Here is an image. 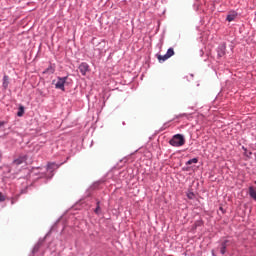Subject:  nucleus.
<instances>
[{
    "instance_id": "6e6552de",
    "label": "nucleus",
    "mask_w": 256,
    "mask_h": 256,
    "mask_svg": "<svg viewBox=\"0 0 256 256\" xmlns=\"http://www.w3.org/2000/svg\"><path fill=\"white\" fill-rule=\"evenodd\" d=\"M23 115H25V107L23 105H20L18 108L17 116L23 117Z\"/></svg>"
},
{
    "instance_id": "f257e3e1",
    "label": "nucleus",
    "mask_w": 256,
    "mask_h": 256,
    "mask_svg": "<svg viewBox=\"0 0 256 256\" xmlns=\"http://www.w3.org/2000/svg\"><path fill=\"white\" fill-rule=\"evenodd\" d=\"M172 147H183L185 145V137L182 134H176L169 141Z\"/></svg>"
},
{
    "instance_id": "9d476101",
    "label": "nucleus",
    "mask_w": 256,
    "mask_h": 256,
    "mask_svg": "<svg viewBox=\"0 0 256 256\" xmlns=\"http://www.w3.org/2000/svg\"><path fill=\"white\" fill-rule=\"evenodd\" d=\"M2 86L4 87V89H7L9 87V76L5 75L3 77V84Z\"/></svg>"
},
{
    "instance_id": "6ab92c4d",
    "label": "nucleus",
    "mask_w": 256,
    "mask_h": 256,
    "mask_svg": "<svg viewBox=\"0 0 256 256\" xmlns=\"http://www.w3.org/2000/svg\"><path fill=\"white\" fill-rule=\"evenodd\" d=\"M1 159H3V155L0 153V161H1Z\"/></svg>"
},
{
    "instance_id": "f8f14e48",
    "label": "nucleus",
    "mask_w": 256,
    "mask_h": 256,
    "mask_svg": "<svg viewBox=\"0 0 256 256\" xmlns=\"http://www.w3.org/2000/svg\"><path fill=\"white\" fill-rule=\"evenodd\" d=\"M167 57L171 59V57H173V55H175V50H173V48H169L167 50V53H166Z\"/></svg>"
},
{
    "instance_id": "20e7f679",
    "label": "nucleus",
    "mask_w": 256,
    "mask_h": 256,
    "mask_svg": "<svg viewBox=\"0 0 256 256\" xmlns=\"http://www.w3.org/2000/svg\"><path fill=\"white\" fill-rule=\"evenodd\" d=\"M27 161V156H20L13 161V165H23Z\"/></svg>"
},
{
    "instance_id": "f03ea898",
    "label": "nucleus",
    "mask_w": 256,
    "mask_h": 256,
    "mask_svg": "<svg viewBox=\"0 0 256 256\" xmlns=\"http://www.w3.org/2000/svg\"><path fill=\"white\" fill-rule=\"evenodd\" d=\"M67 79H69V76L58 77L55 88L60 89L61 91H65V83H67Z\"/></svg>"
},
{
    "instance_id": "ddd939ff",
    "label": "nucleus",
    "mask_w": 256,
    "mask_h": 256,
    "mask_svg": "<svg viewBox=\"0 0 256 256\" xmlns=\"http://www.w3.org/2000/svg\"><path fill=\"white\" fill-rule=\"evenodd\" d=\"M225 56V47H221L218 49V57H224Z\"/></svg>"
},
{
    "instance_id": "9b49d317",
    "label": "nucleus",
    "mask_w": 256,
    "mask_h": 256,
    "mask_svg": "<svg viewBox=\"0 0 256 256\" xmlns=\"http://www.w3.org/2000/svg\"><path fill=\"white\" fill-rule=\"evenodd\" d=\"M249 195L254 201H256V190L253 187H249Z\"/></svg>"
},
{
    "instance_id": "0eeeda50",
    "label": "nucleus",
    "mask_w": 256,
    "mask_h": 256,
    "mask_svg": "<svg viewBox=\"0 0 256 256\" xmlns=\"http://www.w3.org/2000/svg\"><path fill=\"white\" fill-rule=\"evenodd\" d=\"M55 169H59V166L56 163H48L47 165V170L48 171H53Z\"/></svg>"
},
{
    "instance_id": "f3484780",
    "label": "nucleus",
    "mask_w": 256,
    "mask_h": 256,
    "mask_svg": "<svg viewBox=\"0 0 256 256\" xmlns=\"http://www.w3.org/2000/svg\"><path fill=\"white\" fill-rule=\"evenodd\" d=\"M5 201V196H3V194L0 192V202Z\"/></svg>"
},
{
    "instance_id": "7ed1b4c3",
    "label": "nucleus",
    "mask_w": 256,
    "mask_h": 256,
    "mask_svg": "<svg viewBox=\"0 0 256 256\" xmlns=\"http://www.w3.org/2000/svg\"><path fill=\"white\" fill-rule=\"evenodd\" d=\"M79 71L82 75H87V71H89V64L85 63V62H82L80 65H79Z\"/></svg>"
},
{
    "instance_id": "1a4fd4ad",
    "label": "nucleus",
    "mask_w": 256,
    "mask_h": 256,
    "mask_svg": "<svg viewBox=\"0 0 256 256\" xmlns=\"http://www.w3.org/2000/svg\"><path fill=\"white\" fill-rule=\"evenodd\" d=\"M44 73H47L48 75H53V73H55V66L50 65L45 71Z\"/></svg>"
},
{
    "instance_id": "423d86ee",
    "label": "nucleus",
    "mask_w": 256,
    "mask_h": 256,
    "mask_svg": "<svg viewBox=\"0 0 256 256\" xmlns=\"http://www.w3.org/2000/svg\"><path fill=\"white\" fill-rule=\"evenodd\" d=\"M157 59H158L159 63H164V61H167V59H169V56H167V54H165V55L158 54Z\"/></svg>"
},
{
    "instance_id": "4468645a",
    "label": "nucleus",
    "mask_w": 256,
    "mask_h": 256,
    "mask_svg": "<svg viewBox=\"0 0 256 256\" xmlns=\"http://www.w3.org/2000/svg\"><path fill=\"white\" fill-rule=\"evenodd\" d=\"M193 163H199V159L193 158L186 162V165H193Z\"/></svg>"
},
{
    "instance_id": "a211bd4d",
    "label": "nucleus",
    "mask_w": 256,
    "mask_h": 256,
    "mask_svg": "<svg viewBox=\"0 0 256 256\" xmlns=\"http://www.w3.org/2000/svg\"><path fill=\"white\" fill-rule=\"evenodd\" d=\"M5 125V121H0V127H3Z\"/></svg>"
},
{
    "instance_id": "2eb2a0df",
    "label": "nucleus",
    "mask_w": 256,
    "mask_h": 256,
    "mask_svg": "<svg viewBox=\"0 0 256 256\" xmlns=\"http://www.w3.org/2000/svg\"><path fill=\"white\" fill-rule=\"evenodd\" d=\"M94 213H96V215H99V213H101V206H100V202H97V207L94 210Z\"/></svg>"
},
{
    "instance_id": "39448f33",
    "label": "nucleus",
    "mask_w": 256,
    "mask_h": 256,
    "mask_svg": "<svg viewBox=\"0 0 256 256\" xmlns=\"http://www.w3.org/2000/svg\"><path fill=\"white\" fill-rule=\"evenodd\" d=\"M227 243H229V240H225L221 243L220 252L222 255H225V253L227 251Z\"/></svg>"
},
{
    "instance_id": "dca6fc26",
    "label": "nucleus",
    "mask_w": 256,
    "mask_h": 256,
    "mask_svg": "<svg viewBox=\"0 0 256 256\" xmlns=\"http://www.w3.org/2000/svg\"><path fill=\"white\" fill-rule=\"evenodd\" d=\"M235 17H236L235 14H229L226 19L231 23V21H235Z\"/></svg>"
}]
</instances>
